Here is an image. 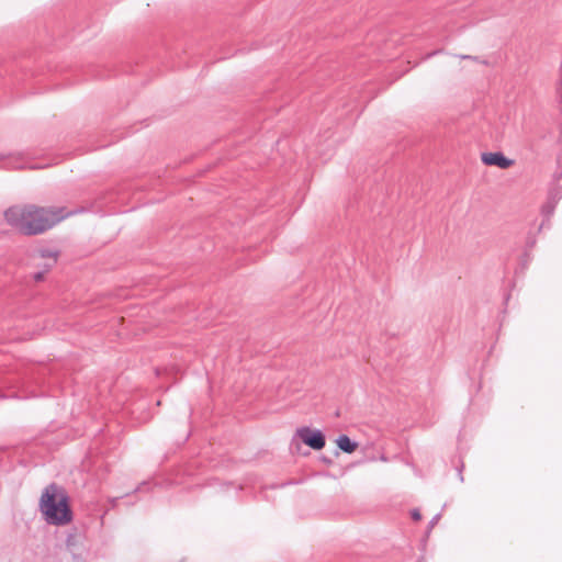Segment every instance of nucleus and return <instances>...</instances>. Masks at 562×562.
I'll return each mask as SVG.
<instances>
[{
	"mask_svg": "<svg viewBox=\"0 0 562 562\" xmlns=\"http://www.w3.org/2000/svg\"><path fill=\"white\" fill-rule=\"evenodd\" d=\"M56 262L57 256L53 252H42L41 255L34 258V265L37 268L44 270V272L49 271Z\"/></svg>",
	"mask_w": 562,
	"mask_h": 562,
	"instance_id": "obj_5",
	"label": "nucleus"
},
{
	"mask_svg": "<svg viewBox=\"0 0 562 562\" xmlns=\"http://www.w3.org/2000/svg\"><path fill=\"white\" fill-rule=\"evenodd\" d=\"M45 273H46V272H44V270H41V271H38V272H35V273L33 274V279H34L35 281L40 282V281H42V280L44 279V274H45Z\"/></svg>",
	"mask_w": 562,
	"mask_h": 562,
	"instance_id": "obj_7",
	"label": "nucleus"
},
{
	"mask_svg": "<svg viewBox=\"0 0 562 562\" xmlns=\"http://www.w3.org/2000/svg\"><path fill=\"white\" fill-rule=\"evenodd\" d=\"M296 436L314 450H321L325 447V437L321 430L301 427L296 430Z\"/></svg>",
	"mask_w": 562,
	"mask_h": 562,
	"instance_id": "obj_3",
	"label": "nucleus"
},
{
	"mask_svg": "<svg viewBox=\"0 0 562 562\" xmlns=\"http://www.w3.org/2000/svg\"><path fill=\"white\" fill-rule=\"evenodd\" d=\"M41 509L50 524L63 525L71 519L67 497L56 485H49L42 494Z\"/></svg>",
	"mask_w": 562,
	"mask_h": 562,
	"instance_id": "obj_2",
	"label": "nucleus"
},
{
	"mask_svg": "<svg viewBox=\"0 0 562 562\" xmlns=\"http://www.w3.org/2000/svg\"><path fill=\"white\" fill-rule=\"evenodd\" d=\"M411 516L415 521H419L422 519L420 512L418 509H414L411 512Z\"/></svg>",
	"mask_w": 562,
	"mask_h": 562,
	"instance_id": "obj_8",
	"label": "nucleus"
},
{
	"mask_svg": "<svg viewBox=\"0 0 562 562\" xmlns=\"http://www.w3.org/2000/svg\"><path fill=\"white\" fill-rule=\"evenodd\" d=\"M70 215L66 207L35 204L13 205L4 212L7 223L29 236L42 234Z\"/></svg>",
	"mask_w": 562,
	"mask_h": 562,
	"instance_id": "obj_1",
	"label": "nucleus"
},
{
	"mask_svg": "<svg viewBox=\"0 0 562 562\" xmlns=\"http://www.w3.org/2000/svg\"><path fill=\"white\" fill-rule=\"evenodd\" d=\"M336 443L340 450L347 453H352L358 448V445L352 442L346 435L339 436L336 440Z\"/></svg>",
	"mask_w": 562,
	"mask_h": 562,
	"instance_id": "obj_6",
	"label": "nucleus"
},
{
	"mask_svg": "<svg viewBox=\"0 0 562 562\" xmlns=\"http://www.w3.org/2000/svg\"><path fill=\"white\" fill-rule=\"evenodd\" d=\"M481 159L486 166H497L502 169H507L514 165V161L502 153H484Z\"/></svg>",
	"mask_w": 562,
	"mask_h": 562,
	"instance_id": "obj_4",
	"label": "nucleus"
}]
</instances>
